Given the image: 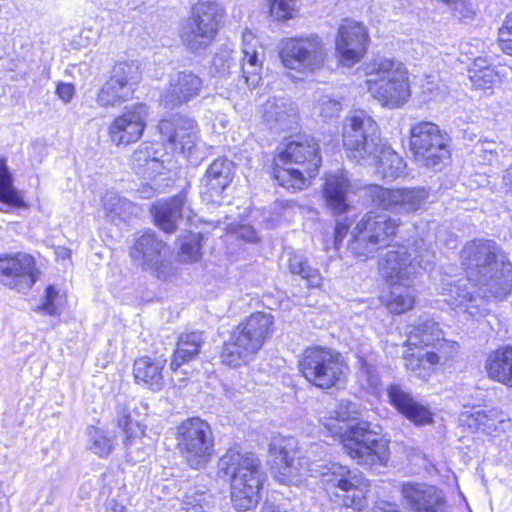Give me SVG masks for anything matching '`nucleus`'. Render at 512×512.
I'll return each mask as SVG.
<instances>
[{
  "mask_svg": "<svg viewBox=\"0 0 512 512\" xmlns=\"http://www.w3.org/2000/svg\"><path fill=\"white\" fill-rule=\"evenodd\" d=\"M461 259L466 277L445 279L441 284L442 294L455 311L467 319L476 318L488 310L490 297L503 299L511 292V270L497 260V247L491 240L467 243Z\"/></svg>",
  "mask_w": 512,
  "mask_h": 512,
  "instance_id": "obj_1",
  "label": "nucleus"
},
{
  "mask_svg": "<svg viewBox=\"0 0 512 512\" xmlns=\"http://www.w3.org/2000/svg\"><path fill=\"white\" fill-rule=\"evenodd\" d=\"M219 470L230 477L231 501L239 511L255 507L265 473L259 458L251 452L228 450L219 460Z\"/></svg>",
  "mask_w": 512,
  "mask_h": 512,
  "instance_id": "obj_2",
  "label": "nucleus"
},
{
  "mask_svg": "<svg viewBox=\"0 0 512 512\" xmlns=\"http://www.w3.org/2000/svg\"><path fill=\"white\" fill-rule=\"evenodd\" d=\"M274 318L265 312H255L242 321L224 342L220 358L223 364L238 367L250 362L271 337Z\"/></svg>",
  "mask_w": 512,
  "mask_h": 512,
  "instance_id": "obj_3",
  "label": "nucleus"
},
{
  "mask_svg": "<svg viewBox=\"0 0 512 512\" xmlns=\"http://www.w3.org/2000/svg\"><path fill=\"white\" fill-rule=\"evenodd\" d=\"M369 93L383 106L398 108L411 96L405 66L392 59L377 57L365 67Z\"/></svg>",
  "mask_w": 512,
  "mask_h": 512,
  "instance_id": "obj_4",
  "label": "nucleus"
},
{
  "mask_svg": "<svg viewBox=\"0 0 512 512\" xmlns=\"http://www.w3.org/2000/svg\"><path fill=\"white\" fill-rule=\"evenodd\" d=\"M400 222L385 213H366L353 228L347 249L355 257L366 260L379 249L390 246Z\"/></svg>",
  "mask_w": 512,
  "mask_h": 512,
  "instance_id": "obj_5",
  "label": "nucleus"
},
{
  "mask_svg": "<svg viewBox=\"0 0 512 512\" xmlns=\"http://www.w3.org/2000/svg\"><path fill=\"white\" fill-rule=\"evenodd\" d=\"M434 251L423 240H415L409 249L389 250L380 262V272L389 284H413L419 269L427 270L433 264Z\"/></svg>",
  "mask_w": 512,
  "mask_h": 512,
  "instance_id": "obj_6",
  "label": "nucleus"
},
{
  "mask_svg": "<svg viewBox=\"0 0 512 512\" xmlns=\"http://www.w3.org/2000/svg\"><path fill=\"white\" fill-rule=\"evenodd\" d=\"M311 470L321 478L325 490L335 495L339 505L358 511L366 506L367 485L358 471L336 462L316 465Z\"/></svg>",
  "mask_w": 512,
  "mask_h": 512,
  "instance_id": "obj_7",
  "label": "nucleus"
},
{
  "mask_svg": "<svg viewBox=\"0 0 512 512\" xmlns=\"http://www.w3.org/2000/svg\"><path fill=\"white\" fill-rule=\"evenodd\" d=\"M222 18L223 9L219 4L198 2L181 25L179 36L182 44L192 53L206 50L215 39Z\"/></svg>",
  "mask_w": 512,
  "mask_h": 512,
  "instance_id": "obj_8",
  "label": "nucleus"
},
{
  "mask_svg": "<svg viewBox=\"0 0 512 512\" xmlns=\"http://www.w3.org/2000/svg\"><path fill=\"white\" fill-rule=\"evenodd\" d=\"M299 369L309 383L321 389H329L345 380L348 367L339 352L323 347H309L299 360Z\"/></svg>",
  "mask_w": 512,
  "mask_h": 512,
  "instance_id": "obj_9",
  "label": "nucleus"
},
{
  "mask_svg": "<svg viewBox=\"0 0 512 512\" xmlns=\"http://www.w3.org/2000/svg\"><path fill=\"white\" fill-rule=\"evenodd\" d=\"M343 452L359 465L367 468L385 466L390 457L388 442L377 438L369 422H358L349 427L342 440Z\"/></svg>",
  "mask_w": 512,
  "mask_h": 512,
  "instance_id": "obj_10",
  "label": "nucleus"
},
{
  "mask_svg": "<svg viewBox=\"0 0 512 512\" xmlns=\"http://www.w3.org/2000/svg\"><path fill=\"white\" fill-rule=\"evenodd\" d=\"M379 128L373 118L363 110L347 118L343 131V146L350 159L358 164L374 160L380 145Z\"/></svg>",
  "mask_w": 512,
  "mask_h": 512,
  "instance_id": "obj_11",
  "label": "nucleus"
},
{
  "mask_svg": "<svg viewBox=\"0 0 512 512\" xmlns=\"http://www.w3.org/2000/svg\"><path fill=\"white\" fill-rule=\"evenodd\" d=\"M177 448L191 468L204 467L214 454L210 425L198 417L184 420L176 428Z\"/></svg>",
  "mask_w": 512,
  "mask_h": 512,
  "instance_id": "obj_12",
  "label": "nucleus"
},
{
  "mask_svg": "<svg viewBox=\"0 0 512 512\" xmlns=\"http://www.w3.org/2000/svg\"><path fill=\"white\" fill-rule=\"evenodd\" d=\"M449 137L432 122H419L410 129V146L415 161L439 170L450 158Z\"/></svg>",
  "mask_w": 512,
  "mask_h": 512,
  "instance_id": "obj_13",
  "label": "nucleus"
},
{
  "mask_svg": "<svg viewBox=\"0 0 512 512\" xmlns=\"http://www.w3.org/2000/svg\"><path fill=\"white\" fill-rule=\"evenodd\" d=\"M327 55V49L317 35L286 38L280 52L286 68L310 73L323 67Z\"/></svg>",
  "mask_w": 512,
  "mask_h": 512,
  "instance_id": "obj_14",
  "label": "nucleus"
},
{
  "mask_svg": "<svg viewBox=\"0 0 512 512\" xmlns=\"http://www.w3.org/2000/svg\"><path fill=\"white\" fill-rule=\"evenodd\" d=\"M133 400L118 402V426L125 433L124 447L128 461L138 463L143 461L149 454V445L145 442V425L138 419L141 414L146 415L148 406Z\"/></svg>",
  "mask_w": 512,
  "mask_h": 512,
  "instance_id": "obj_15",
  "label": "nucleus"
},
{
  "mask_svg": "<svg viewBox=\"0 0 512 512\" xmlns=\"http://www.w3.org/2000/svg\"><path fill=\"white\" fill-rule=\"evenodd\" d=\"M368 192L374 205L400 215H409L419 211L425 206L430 196V190L424 186L390 189L379 185H370Z\"/></svg>",
  "mask_w": 512,
  "mask_h": 512,
  "instance_id": "obj_16",
  "label": "nucleus"
},
{
  "mask_svg": "<svg viewBox=\"0 0 512 512\" xmlns=\"http://www.w3.org/2000/svg\"><path fill=\"white\" fill-rule=\"evenodd\" d=\"M139 79V65L136 61L117 63L110 78L98 91L96 102L103 108L122 105L132 99Z\"/></svg>",
  "mask_w": 512,
  "mask_h": 512,
  "instance_id": "obj_17",
  "label": "nucleus"
},
{
  "mask_svg": "<svg viewBox=\"0 0 512 512\" xmlns=\"http://www.w3.org/2000/svg\"><path fill=\"white\" fill-rule=\"evenodd\" d=\"M38 278L34 258L26 253L0 256V283L9 289L26 292Z\"/></svg>",
  "mask_w": 512,
  "mask_h": 512,
  "instance_id": "obj_18",
  "label": "nucleus"
},
{
  "mask_svg": "<svg viewBox=\"0 0 512 512\" xmlns=\"http://www.w3.org/2000/svg\"><path fill=\"white\" fill-rule=\"evenodd\" d=\"M159 132L172 153L190 158L198 141V128L194 120L183 115H174L158 124Z\"/></svg>",
  "mask_w": 512,
  "mask_h": 512,
  "instance_id": "obj_19",
  "label": "nucleus"
},
{
  "mask_svg": "<svg viewBox=\"0 0 512 512\" xmlns=\"http://www.w3.org/2000/svg\"><path fill=\"white\" fill-rule=\"evenodd\" d=\"M271 471L281 484L290 485L299 481L300 471L295 464L297 441L293 437L273 436L269 444Z\"/></svg>",
  "mask_w": 512,
  "mask_h": 512,
  "instance_id": "obj_20",
  "label": "nucleus"
},
{
  "mask_svg": "<svg viewBox=\"0 0 512 512\" xmlns=\"http://www.w3.org/2000/svg\"><path fill=\"white\" fill-rule=\"evenodd\" d=\"M319 146L314 138L309 136H298L296 139L286 143L279 150L276 159L277 165H298L304 169L309 178L316 175L321 157L318 153Z\"/></svg>",
  "mask_w": 512,
  "mask_h": 512,
  "instance_id": "obj_21",
  "label": "nucleus"
},
{
  "mask_svg": "<svg viewBox=\"0 0 512 512\" xmlns=\"http://www.w3.org/2000/svg\"><path fill=\"white\" fill-rule=\"evenodd\" d=\"M148 107L143 103L126 108L109 126V137L117 146H127L140 139L146 127Z\"/></svg>",
  "mask_w": 512,
  "mask_h": 512,
  "instance_id": "obj_22",
  "label": "nucleus"
},
{
  "mask_svg": "<svg viewBox=\"0 0 512 512\" xmlns=\"http://www.w3.org/2000/svg\"><path fill=\"white\" fill-rule=\"evenodd\" d=\"M368 34L361 23L346 20L339 28L336 54L347 67L359 62L366 51Z\"/></svg>",
  "mask_w": 512,
  "mask_h": 512,
  "instance_id": "obj_23",
  "label": "nucleus"
},
{
  "mask_svg": "<svg viewBox=\"0 0 512 512\" xmlns=\"http://www.w3.org/2000/svg\"><path fill=\"white\" fill-rule=\"evenodd\" d=\"M168 249L154 232H145L134 243L130 255L132 259L145 269L157 273L161 277Z\"/></svg>",
  "mask_w": 512,
  "mask_h": 512,
  "instance_id": "obj_24",
  "label": "nucleus"
},
{
  "mask_svg": "<svg viewBox=\"0 0 512 512\" xmlns=\"http://www.w3.org/2000/svg\"><path fill=\"white\" fill-rule=\"evenodd\" d=\"M401 494L414 512H447L442 492L433 485L406 482L402 484Z\"/></svg>",
  "mask_w": 512,
  "mask_h": 512,
  "instance_id": "obj_25",
  "label": "nucleus"
},
{
  "mask_svg": "<svg viewBox=\"0 0 512 512\" xmlns=\"http://www.w3.org/2000/svg\"><path fill=\"white\" fill-rule=\"evenodd\" d=\"M261 117L267 127L277 133L291 130L299 122L296 104L286 98L268 99L261 107Z\"/></svg>",
  "mask_w": 512,
  "mask_h": 512,
  "instance_id": "obj_26",
  "label": "nucleus"
},
{
  "mask_svg": "<svg viewBox=\"0 0 512 512\" xmlns=\"http://www.w3.org/2000/svg\"><path fill=\"white\" fill-rule=\"evenodd\" d=\"M203 86L202 79L190 72H178L170 78L169 86L161 101L166 108L173 109L199 95Z\"/></svg>",
  "mask_w": 512,
  "mask_h": 512,
  "instance_id": "obj_27",
  "label": "nucleus"
},
{
  "mask_svg": "<svg viewBox=\"0 0 512 512\" xmlns=\"http://www.w3.org/2000/svg\"><path fill=\"white\" fill-rule=\"evenodd\" d=\"M166 155L163 143L145 142L133 152L131 164L138 175L144 178H153L166 168Z\"/></svg>",
  "mask_w": 512,
  "mask_h": 512,
  "instance_id": "obj_28",
  "label": "nucleus"
},
{
  "mask_svg": "<svg viewBox=\"0 0 512 512\" xmlns=\"http://www.w3.org/2000/svg\"><path fill=\"white\" fill-rule=\"evenodd\" d=\"M390 403L409 420L417 425L432 422V414L429 409L413 399L398 385H391L388 390Z\"/></svg>",
  "mask_w": 512,
  "mask_h": 512,
  "instance_id": "obj_29",
  "label": "nucleus"
},
{
  "mask_svg": "<svg viewBox=\"0 0 512 512\" xmlns=\"http://www.w3.org/2000/svg\"><path fill=\"white\" fill-rule=\"evenodd\" d=\"M234 176V163L225 157L215 159L201 179L205 193L219 196L230 185Z\"/></svg>",
  "mask_w": 512,
  "mask_h": 512,
  "instance_id": "obj_30",
  "label": "nucleus"
},
{
  "mask_svg": "<svg viewBox=\"0 0 512 512\" xmlns=\"http://www.w3.org/2000/svg\"><path fill=\"white\" fill-rule=\"evenodd\" d=\"M258 40L251 31H244L242 34V53L241 64L242 77L249 87H255L260 80V71L262 62L259 60Z\"/></svg>",
  "mask_w": 512,
  "mask_h": 512,
  "instance_id": "obj_31",
  "label": "nucleus"
},
{
  "mask_svg": "<svg viewBox=\"0 0 512 512\" xmlns=\"http://www.w3.org/2000/svg\"><path fill=\"white\" fill-rule=\"evenodd\" d=\"M460 421L468 428L487 435L498 432L499 425L505 421V414L497 408L480 409L474 412L464 411Z\"/></svg>",
  "mask_w": 512,
  "mask_h": 512,
  "instance_id": "obj_32",
  "label": "nucleus"
},
{
  "mask_svg": "<svg viewBox=\"0 0 512 512\" xmlns=\"http://www.w3.org/2000/svg\"><path fill=\"white\" fill-rule=\"evenodd\" d=\"M350 182L344 174L329 175L324 183V197L327 206L334 214H342L349 208L347 193L350 190Z\"/></svg>",
  "mask_w": 512,
  "mask_h": 512,
  "instance_id": "obj_33",
  "label": "nucleus"
},
{
  "mask_svg": "<svg viewBox=\"0 0 512 512\" xmlns=\"http://www.w3.org/2000/svg\"><path fill=\"white\" fill-rule=\"evenodd\" d=\"M486 371L490 379L512 388V347L504 346L491 352Z\"/></svg>",
  "mask_w": 512,
  "mask_h": 512,
  "instance_id": "obj_34",
  "label": "nucleus"
},
{
  "mask_svg": "<svg viewBox=\"0 0 512 512\" xmlns=\"http://www.w3.org/2000/svg\"><path fill=\"white\" fill-rule=\"evenodd\" d=\"M186 196L184 192L174 196L170 200L155 208V221L157 226L166 233L176 230L178 221L183 217Z\"/></svg>",
  "mask_w": 512,
  "mask_h": 512,
  "instance_id": "obj_35",
  "label": "nucleus"
},
{
  "mask_svg": "<svg viewBox=\"0 0 512 512\" xmlns=\"http://www.w3.org/2000/svg\"><path fill=\"white\" fill-rule=\"evenodd\" d=\"M165 360L141 357L134 362L133 373L138 383H143L152 390H160L164 385L162 370Z\"/></svg>",
  "mask_w": 512,
  "mask_h": 512,
  "instance_id": "obj_36",
  "label": "nucleus"
},
{
  "mask_svg": "<svg viewBox=\"0 0 512 512\" xmlns=\"http://www.w3.org/2000/svg\"><path fill=\"white\" fill-rule=\"evenodd\" d=\"M376 164V173L383 179L392 181L405 173L406 163L404 159L391 147L379 145V151L374 160L366 164Z\"/></svg>",
  "mask_w": 512,
  "mask_h": 512,
  "instance_id": "obj_37",
  "label": "nucleus"
},
{
  "mask_svg": "<svg viewBox=\"0 0 512 512\" xmlns=\"http://www.w3.org/2000/svg\"><path fill=\"white\" fill-rule=\"evenodd\" d=\"M203 344L204 336L202 332L193 331L181 334L170 363V368L176 371L186 362L193 360L199 354Z\"/></svg>",
  "mask_w": 512,
  "mask_h": 512,
  "instance_id": "obj_38",
  "label": "nucleus"
},
{
  "mask_svg": "<svg viewBox=\"0 0 512 512\" xmlns=\"http://www.w3.org/2000/svg\"><path fill=\"white\" fill-rule=\"evenodd\" d=\"M447 341L439 324L432 319H425L419 321L408 334L407 342L413 346H430L438 345L441 342Z\"/></svg>",
  "mask_w": 512,
  "mask_h": 512,
  "instance_id": "obj_39",
  "label": "nucleus"
},
{
  "mask_svg": "<svg viewBox=\"0 0 512 512\" xmlns=\"http://www.w3.org/2000/svg\"><path fill=\"white\" fill-rule=\"evenodd\" d=\"M468 72L470 81L476 89H491L501 82L500 72L495 66L487 64L483 58H476Z\"/></svg>",
  "mask_w": 512,
  "mask_h": 512,
  "instance_id": "obj_40",
  "label": "nucleus"
},
{
  "mask_svg": "<svg viewBox=\"0 0 512 512\" xmlns=\"http://www.w3.org/2000/svg\"><path fill=\"white\" fill-rule=\"evenodd\" d=\"M391 286L386 307L393 314H402L413 308L415 304L416 291L413 284L394 283Z\"/></svg>",
  "mask_w": 512,
  "mask_h": 512,
  "instance_id": "obj_41",
  "label": "nucleus"
},
{
  "mask_svg": "<svg viewBox=\"0 0 512 512\" xmlns=\"http://www.w3.org/2000/svg\"><path fill=\"white\" fill-rule=\"evenodd\" d=\"M306 172L301 168L288 167L282 163L275 162L274 177L284 188L292 190H301L307 185Z\"/></svg>",
  "mask_w": 512,
  "mask_h": 512,
  "instance_id": "obj_42",
  "label": "nucleus"
},
{
  "mask_svg": "<svg viewBox=\"0 0 512 512\" xmlns=\"http://www.w3.org/2000/svg\"><path fill=\"white\" fill-rule=\"evenodd\" d=\"M103 206L106 216L114 221L116 219L125 220L134 213L135 206L132 202L120 197L116 192H107L103 198Z\"/></svg>",
  "mask_w": 512,
  "mask_h": 512,
  "instance_id": "obj_43",
  "label": "nucleus"
},
{
  "mask_svg": "<svg viewBox=\"0 0 512 512\" xmlns=\"http://www.w3.org/2000/svg\"><path fill=\"white\" fill-rule=\"evenodd\" d=\"M0 201L13 207L25 206L22 196L12 184L11 174L2 159H0Z\"/></svg>",
  "mask_w": 512,
  "mask_h": 512,
  "instance_id": "obj_44",
  "label": "nucleus"
},
{
  "mask_svg": "<svg viewBox=\"0 0 512 512\" xmlns=\"http://www.w3.org/2000/svg\"><path fill=\"white\" fill-rule=\"evenodd\" d=\"M212 495L198 489L187 492L181 502L179 512H210Z\"/></svg>",
  "mask_w": 512,
  "mask_h": 512,
  "instance_id": "obj_45",
  "label": "nucleus"
},
{
  "mask_svg": "<svg viewBox=\"0 0 512 512\" xmlns=\"http://www.w3.org/2000/svg\"><path fill=\"white\" fill-rule=\"evenodd\" d=\"M89 444L88 449L95 455L105 458L113 451L114 440L105 431L90 426L87 430Z\"/></svg>",
  "mask_w": 512,
  "mask_h": 512,
  "instance_id": "obj_46",
  "label": "nucleus"
},
{
  "mask_svg": "<svg viewBox=\"0 0 512 512\" xmlns=\"http://www.w3.org/2000/svg\"><path fill=\"white\" fill-rule=\"evenodd\" d=\"M355 405L349 401H342L338 407V410L334 411L329 419L321 420L323 426L334 435H341L343 428L339 425V422H344L349 419H354Z\"/></svg>",
  "mask_w": 512,
  "mask_h": 512,
  "instance_id": "obj_47",
  "label": "nucleus"
},
{
  "mask_svg": "<svg viewBox=\"0 0 512 512\" xmlns=\"http://www.w3.org/2000/svg\"><path fill=\"white\" fill-rule=\"evenodd\" d=\"M201 240L202 236L200 233L189 232L182 238L180 252L178 254L180 261L182 262H195L200 258L201 252Z\"/></svg>",
  "mask_w": 512,
  "mask_h": 512,
  "instance_id": "obj_48",
  "label": "nucleus"
},
{
  "mask_svg": "<svg viewBox=\"0 0 512 512\" xmlns=\"http://www.w3.org/2000/svg\"><path fill=\"white\" fill-rule=\"evenodd\" d=\"M358 380L361 386L371 392L375 391L380 385V375L376 365L367 359L360 357L359 360Z\"/></svg>",
  "mask_w": 512,
  "mask_h": 512,
  "instance_id": "obj_49",
  "label": "nucleus"
},
{
  "mask_svg": "<svg viewBox=\"0 0 512 512\" xmlns=\"http://www.w3.org/2000/svg\"><path fill=\"white\" fill-rule=\"evenodd\" d=\"M270 14L278 21H286L294 17L297 12L294 0H268Z\"/></svg>",
  "mask_w": 512,
  "mask_h": 512,
  "instance_id": "obj_50",
  "label": "nucleus"
},
{
  "mask_svg": "<svg viewBox=\"0 0 512 512\" xmlns=\"http://www.w3.org/2000/svg\"><path fill=\"white\" fill-rule=\"evenodd\" d=\"M341 103L327 95L321 96L315 106V113L322 117L324 121L337 117L341 111Z\"/></svg>",
  "mask_w": 512,
  "mask_h": 512,
  "instance_id": "obj_51",
  "label": "nucleus"
},
{
  "mask_svg": "<svg viewBox=\"0 0 512 512\" xmlns=\"http://www.w3.org/2000/svg\"><path fill=\"white\" fill-rule=\"evenodd\" d=\"M434 346L436 347V351L427 352L425 354L426 361L431 365L445 362L457 349L456 343L450 341H444Z\"/></svg>",
  "mask_w": 512,
  "mask_h": 512,
  "instance_id": "obj_52",
  "label": "nucleus"
},
{
  "mask_svg": "<svg viewBox=\"0 0 512 512\" xmlns=\"http://www.w3.org/2000/svg\"><path fill=\"white\" fill-rule=\"evenodd\" d=\"M58 297V291L54 286L49 285L46 289L45 301L38 305L36 308L37 312H44L50 316H56L61 314V310L56 303Z\"/></svg>",
  "mask_w": 512,
  "mask_h": 512,
  "instance_id": "obj_53",
  "label": "nucleus"
},
{
  "mask_svg": "<svg viewBox=\"0 0 512 512\" xmlns=\"http://www.w3.org/2000/svg\"><path fill=\"white\" fill-rule=\"evenodd\" d=\"M499 44L503 52L512 55V14L506 17L504 25L499 29Z\"/></svg>",
  "mask_w": 512,
  "mask_h": 512,
  "instance_id": "obj_54",
  "label": "nucleus"
},
{
  "mask_svg": "<svg viewBox=\"0 0 512 512\" xmlns=\"http://www.w3.org/2000/svg\"><path fill=\"white\" fill-rule=\"evenodd\" d=\"M233 63L232 53L229 51H222L215 55L213 58V66L216 71L222 75L230 73Z\"/></svg>",
  "mask_w": 512,
  "mask_h": 512,
  "instance_id": "obj_55",
  "label": "nucleus"
},
{
  "mask_svg": "<svg viewBox=\"0 0 512 512\" xmlns=\"http://www.w3.org/2000/svg\"><path fill=\"white\" fill-rule=\"evenodd\" d=\"M297 275L305 279L309 287H320L322 284V276L319 270L311 267L308 262Z\"/></svg>",
  "mask_w": 512,
  "mask_h": 512,
  "instance_id": "obj_56",
  "label": "nucleus"
},
{
  "mask_svg": "<svg viewBox=\"0 0 512 512\" xmlns=\"http://www.w3.org/2000/svg\"><path fill=\"white\" fill-rule=\"evenodd\" d=\"M297 275L305 279L309 287H320L322 284V276L319 270L311 267L308 262Z\"/></svg>",
  "mask_w": 512,
  "mask_h": 512,
  "instance_id": "obj_57",
  "label": "nucleus"
},
{
  "mask_svg": "<svg viewBox=\"0 0 512 512\" xmlns=\"http://www.w3.org/2000/svg\"><path fill=\"white\" fill-rule=\"evenodd\" d=\"M56 94L64 103H69L75 95V87L70 83H59L56 87Z\"/></svg>",
  "mask_w": 512,
  "mask_h": 512,
  "instance_id": "obj_58",
  "label": "nucleus"
},
{
  "mask_svg": "<svg viewBox=\"0 0 512 512\" xmlns=\"http://www.w3.org/2000/svg\"><path fill=\"white\" fill-rule=\"evenodd\" d=\"M307 263V259L302 254H291L288 259V267L292 274H298L299 271L303 269L305 264Z\"/></svg>",
  "mask_w": 512,
  "mask_h": 512,
  "instance_id": "obj_59",
  "label": "nucleus"
},
{
  "mask_svg": "<svg viewBox=\"0 0 512 512\" xmlns=\"http://www.w3.org/2000/svg\"><path fill=\"white\" fill-rule=\"evenodd\" d=\"M235 235L237 238L247 242H256L258 239L255 229L250 225L239 226L235 231Z\"/></svg>",
  "mask_w": 512,
  "mask_h": 512,
  "instance_id": "obj_60",
  "label": "nucleus"
},
{
  "mask_svg": "<svg viewBox=\"0 0 512 512\" xmlns=\"http://www.w3.org/2000/svg\"><path fill=\"white\" fill-rule=\"evenodd\" d=\"M349 225L346 222H342L338 220L335 226L334 231V246L338 249L339 245L342 243L344 237L348 232Z\"/></svg>",
  "mask_w": 512,
  "mask_h": 512,
  "instance_id": "obj_61",
  "label": "nucleus"
},
{
  "mask_svg": "<svg viewBox=\"0 0 512 512\" xmlns=\"http://www.w3.org/2000/svg\"><path fill=\"white\" fill-rule=\"evenodd\" d=\"M105 512H126V507L112 499L107 503Z\"/></svg>",
  "mask_w": 512,
  "mask_h": 512,
  "instance_id": "obj_62",
  "label": "nucleus"
},
{
  "mask_svg": "<svg viewBox=\"0 0 512 512\" xmlns=\"http://www.w3.org/2000/svg\"><path fill=\"white\" fill-rule=\"evenodd\" d=\"M502 179L507 190H512V165L504 170Z\"/></svg>",
  "mask_w": 512,
  "mask_h": 512,
  "instance_id": "obj_63",
  "label": "nucleus"
},
{
  "mask_svg": "<svg viewBox=\"0 0 512 512\" xmlns=\"http://www.w3.org/2000/svg\"><path fill=\"white\" fill-rule=\"evenodd\" d=\"M422 360L419 357H409L405 360V366L407 369L416 371V369L420 366Z\"/></svg>",
  "mask_w": 512,
  "mask_h": 512,
  "instance_id": "obj_64",
  "label": "nucleus"
}]
</instances>
